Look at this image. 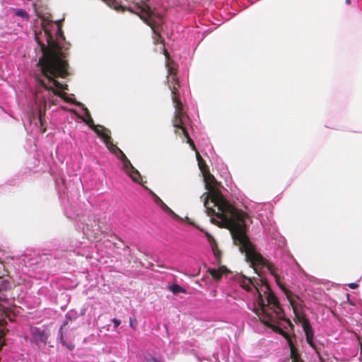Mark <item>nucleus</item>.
Returning <instances> with one entry per match:
<instances>
[{
  "label": "nucleus",
  "instance_id": "1",
  "mask_svg": "<svg viewBox=\"0 0 362 362\" xmlns=\"http://www.w3.org/2000/svg\"><path fill=\"white\" fill-rule=\"evenodd\" d=\"M206 188L209 191L204 201V205L209 216L215 215L227 224L235 245L239 247L241 252L245 254L247 261L251 263L255 272L256 266L265 267L274 277L278 286L283 288L277 268L263 256L255 251L245 233V219L247 214L231 205L218 189V182L209 170L203 173Z\"/></svg>",
  "mask_w": 362,
  "mask_h": 362
},
{
  "label": "nucleus",
  "instance_id": "2",
  "mask_svg": "<svg viewBox=\"0 0 362 362\" xmlns=\"http://www.w3.org/2000/svg\"><path fill=\"white\" fill-rule=\"evenodd\" d=\"M42 29L47 45L40 40V34L35 35V40L39 44L42 52L38 65L41 68L42 75L49 82L52 83V86H48L43 79L37 78V81L45 89L51 90L54 95L61 96V92L56 90L54 87L58 89L64 88L63 85L56 80V78H64L68 75L69 64L65 60L66 55L62 51L61 47L54 40L52 34L44 23H42ZM42 35L41 33L40 35Z\"/></svg>",
  "mask_w": 362,
  "mask_h": 362
},
{
  "label": "nucleus",
  "instance_id": "3",
  "mask_svg": "<svg viewBox=\"0 0 362 362\" xmlns=\"http://www.w3.org/2000/svg\"><path fill=\"white\" fill-rule=\"evenodd\" d=\"M268 292H267V303L260 293H259L257 298L258 306L254 308V312L259 316L261 322L269 327L280 334H282L286 339L290 347L291 357L292 362H300V356L298 353L297 349L295 347L294 344L290 336L286 333L279 327L275 325L279 320L284 319V313L283 309L280 306L278 298L270 291L269 286H267Z\"/></svg>",
  "mask_w": 362,
  "mask_h": 362
},
{
  "label": "nucleus",
  "instance_id": "4",
  "mask_svg": "<svg viewBox=\"0 0 362 362\" xmlns=\"http://www.w3.org/2000/svg\"><path fill=\"white\" fill-rule=\"evenodd\" d=\"M148 0H134L135 8H129L128 10L137 14L148 25L151 27L154 33L158 35L159 28L163 23L160 15L156 13L148 5Z\"/></svg>",
  "mask_w": 362,
  "mask_h": 362
},
{
  "label": "nucleus",
  "instance_id": "5",
  "mask_svg": "<svg viewBox=\"0 0 362 362\" xmlns=\"http://www.w3.org/2000/svg\"><path fill=\"white\" fill-rule=\"evenodd\" d=\"M174 103L175 113L173 120V124L175 127V133L180 136H185L187 139V143L190 145L192 149H195V144L193 140L190 138L187 129L184 127L183 119L186 116L183 111L182 103L179 99V95L172 97Z\"/></svg>",
  "mask_w": 362,
  "mask_h": 362
},
{
  "label": "nucleus",
  "instance_id": "6",
  "mask_svg": "<svg viewBox=\"0 0 362 362\" xmlns=\"http://www.w3.org/2000/svg\"><path fill=\"white\" fill-rule=\"evenodd\" d=\"M13 317L14 315L8 308H4L0 310V351L5 345L4 337L8 332V329L6 328L7 325L6 318L9 321H13Z\"/></svg>",
  "mask_w": 362,
  "mask_h": 362
},
{
  "label": "nucleus",
  "instance_id": "7",
  "mask_svg": "<svg viewBox=\"0 0 362 362\" xmlns=\"http://www.w3.org/2000/svg\"><path fill=\"white\" fill-rule=\"evenodd\" d=\"M168 86L171 90L173 96L179 95L177 88L180 86L178 78L176 76V70L173 66H168Z\"/></svg>",
  "mask_w": 362,
  "mask_h": 362
},
{
  "label": "nucleus",
  "instance_id": "8",
  "mask_svg": "<svg viewBox=\"0 0 362 362\" xmlns=\"http://www.w3.org/2000/svg\"><path fill=\"white\" fill-rule=\"evenodd\" d=\"M103 141L109 151L116 155L117 157L122 161V163L124 161L126 163H129L127 162V157L123 153V151L117 146V145L113 144L110 135L107 138L106 137V139H105Z\"/></svg>",
  "mask_w": 362,
  "mask_h": 362
},
{
  "label": "nucleus",
  "instance_id": "9",
  "mask_svg": "<svg viewBox=\"0 0 362 362\" xmlns=\"http://www.w3.org/2000/svg\"><path fill=\"white\" fill-rule=\"evenodd\" d=\"M31 336V341L34 342L37 346H39L40 344L45 345L47 342L48 336L47 333L40 328H32Z\"/></svg>",
  "mask_w": 362,
  "mask_h": 362
},
{
  "label": "nucleus",
  "instance_id": "10",
  "mask_svg": "<svg viewBox=\"0 0 362 362\" xmlns=\"http://www.w3.org/2000/svg\"><path fill=\"white\" fill-rule=\"evenodd\" d=\"M128 164L124 161L122 162V168L126 173L136 182H141V176L139 172L132 165L130 160L127 158Z\"/></svg>",
  "mask_w": 362,
  "mask_h": 362
},
{
  "label": "nucleus",
  "instance_id": "11",
  "mask_svg": "<svg viewBox=\"0 0 362 362\" xmlns=\"http://www.w3.org/2000/svg\"><path fill=\"white\" fill-rule=\"evenodd\" d=\"M303 328L306 336V340L308 343L313 347H314L313 337L314 333L310 325V322L307 319H304L303 321Z\"/></svg>",
  "mask_w": 362,
  "mask_h": 362
},
{
  "label": "nucleus",
  "instance_id": "12",
  "mask_svg": "<svg viewBox=\"0 0 362 362\" xmlns=\"http://www.w3.org/2000/svg\"><path fill=\"white\" fill-rule=\"evenodd\" d=\"M103 141L110 135V132L103 126L95 125L92 129Z\"/></svg>",
  "mask_w": 362,
  "mask_h": 362
},
{
  "label": "nucleus",
  "instance_id": "13",
  "mask_svg": "<svg viewBox=\"0 0 362 362\" xmlns=\"http://www.w3.org/2000/svg\"><path fill=\"white\" fill-rule=\"evenodd\" d=\"M240 285L245 290L250 291L251 290V285L256 287L254 279L251 278H247L245 276H243L239 279Z\"/></svg>",
  "mask_w": 362,
  "mask_h": 362
},
{
  "label": "nucleus",
  "instance_id": "14",
  "mask_svg": "<svg viewBox=\"0 0 362 362\" xmlns=\"http://www.w3.org/2000/svg\"><path fill=\"white\" fill-rule=\"evenodd\" d=\"M227 271V269L225 267H221L218 269H209L208 272L211 275V276L215 280H219L222 277L223 273Z\"/></svg>",
  "mask_w": 362,
  "mask_h": 362
},
{
  "label": "nucleus",
  "instance_id": "15",
  "mask_svg": "<svg viewBox=\"0 0 362 362\" xmlns=\"http://www.w3.org/2000/svg\"><path fill=\"white\" fill-rule=\"evenodd\" d=\"M196 151V156L198 161L199 168L201 170L202 173L206 171L208 169V167L204 161V160L202 158L201 155L199 153V152L195 149Z\"/></svg>",
  "mask_w": 362,
  "mask_h": 362
},
{
  "label": "nucleus",
  "instance_id": "16",
  "mask_svg": "<svg viewBox=\"0 0 362 362\" xmlns=\"http://www.w3.org/2000/svg\"><path fill=\"white\" fill-rule=\"evenodd\" d=\"M168 288L175 295H177L180 293H187V291L177 284L170 285Z\"/></svg>",
  "mask_w": 362,
  "mask_h": 362
},
{
  "label": "nucleus",
  "instance_id": "17",
  "mask_svg": "<svg viewBox=\"0 0 362 362\" xmlns=\"http://www.w3.org/2000/svg\"><path fill=\"white\" fill-rule=\"evenodd\" d=\"M13 11L16 16L21 17L26 20L29 19V15L25 10L21 8H13Z\"/></svg>",
  "mask_w": 362,
  "mask_h": 362
},
{
  "label": "nucleus",
  "instance_id": "18",
  "mask_svg": "<svg viewBox=\"0 0 362 362\" xmlns=\"http://www.w3.org/2000/svg\"><path fill=\"white\" fill-rule=\"evenodd\" d=\"M11 289V284L8 280L4 279V280L1 281L0 290H4V292L7 293V291Z\"/></svg>",
  "mask_w": 362,
  "mask_h": 362
},
{
  "label": "nucleus",
  "instance_id": "19",
  "mask_svg": "<svg viewBox=\"0 0 362 362\" xmlns=\"http://www.w3.org/2000/svg\"><path fill=\"white\" fill-rule=\"evenodd\" d=\"M8 300V295L6 292H4V290H0V310L4 308H6L4 306L1 305V303H6Z\"/></svg>",
  "mask_w": 362,
  "mask_h": 362
},
{
  "label": "nucleus",
  "instance_id": "20",
  "mask_svg": "<svg viewBox=\"0 0 362 362\" xmlns=\"http://www.w3.org/2000/svg\"><path fill=\"white\" fill-rule=\"evenodd\" d=\"M144 359L146 362H164V361L162 358H157L150 354L146 355L144 356Z\"/></svg>",
  "mask_w": 362,
  "mask_h": 362
},
{
  "label": "nucleus",
  "instance_id": "21",
  "mask_svg": "<svg viewBox=\"0 0 362 362\" xmlns=\"http://www.w3.org/2000/svg\"><path fill=\"white\" fill-rule=\"evenodd\" d=\"M109 5L111 7H113L115 10H119L122 8V11L124 10V8L122 7L121 5H119L116 1L113 0L111 2L109 3Z\"/></svg>",
  "mask_w": 362,
  "mask_h": 362
},
{
  "label": "nucleus",
  "instance_id": "22",
  "mask_svg": "<svg viewBox=\"0 0 362 362\" xmlns=\"http://www.w3.org/2000/svg\"><path fill=\"white\" fill-rule=\"evenodd\" d=\"M151 194L153 196V201L155 202V203L157 205L159 206L163 202V200L158 195H156L153 192L151 191Z\"/></svg>",
  "mask_w": 362,
  "mask_h": 362
},
{
  "label": "nucleus",
  "instance_id": "23",
  "mask_svg": "<svg viewBox=\"0 0 362 362\" xmlns=\"http://www.w3.org/2000/svg\"><path fill=\"white\" fill-rule=\"evenodd\" d=\"M61 342L64 346H66L71 351H72L75 347V345L73 343H71V342L67 343L66 341L63 340L62 337H61Z\"/></svg>",
  "mask_w": 362,
  "mask_h": 362
},
{
  "label": "nucleus",
  "instance_id": "24",
  "mask_svg": "<svg viewBox=\"0 0 362 362\" xmlns=\"http://www.w3.org/2000/svg\"><path fill=\"white\" fill-rule=\"evenodd\" d=\"M159 206L162 210L168 214H173V211L164 203L163 202Z\"/></svg>",
  "mask_w": 362,
  "mask_h": 362
},
{
  "label": "nucleus",
  "instance_id": "25",
  "mask_svg": "<svg viewBox=\"0 0 362 362\" xmlns=\"http://www.w3.org/2000/svg\"><path fill=\"white\" fill-rule=\"evenodd\" d=\"M86 111L87 112V115L89 117V119L86 121V123L91 129H93V127H95V125L93 123V120L91 118L90 115L89 114L88 110L86 109Z\"/></svg>",
  "mask_w": 362,
  "mask_h": 362
},
{
  "label": "nucleus",
  "instance_id": "26",
  "mask_svg": "<svg viewBox=\"0 0 362 362\" xmlns=\"http://www.w3.org/2000/svg\"><path fill=\"white\" fill-rule=\"evenodd\" d=\"M56 24L58 26V34L60 37H63V32L62 30V21H56Z\"/></svg>",
  "mask_w": 362,
  "mask_h": 362
},
{
  "label": "nucleus",
  "instance_id": "27",
  "mask_svg": "<svg viewBox=\"0 0 362 362\" xmlns=\"http://www.w3.org/2000/svg\"><path fill=\"white\" fill-rule=\"evenodd\" d=\"M112 322L114 323V326L115 328L118 327L121 324V321L117 318H113Z\"/></svg>",
  "mask_w": 362,
  "mask_h": 362
},
{
  "label": "nucleus",
  "instance_id": "28",
  "mask_svg": "<svg viewBox=\"0 0 362 362\" xmlns=\"http://www.w3.org/2000/svg\"><path fill=\"white\" fill-rule=\"evenodd\" d=\"M205 234H206V236L207 237V239L209 242L213 241L215 243V240L211 234H209L208 232H206Z\"/></svg>",
  "mask_w": 362,
  "mask_h": 362
},
{
  "label": "nucleus",
  "instance_id": "29",
  "mask_svg": "<svg viewBox=\"0 0 362 362\" xmlns=\"http://www.w3.org/2000/svg\"><path fill=\"white\" fill-rule=\"evenodd\" d=\"M205 234H206V236L207 237V239L209 242L213 241L215 243V240L211 234H209L208 232H206Z\"/></svg>",
  "mask_w": 362,
  "mask_h": 362
},
{
  "label": "nucleus",
  "instance_id": "30",
  "mask_svg": "<svg viewBox=\"0 0 362 362\" xmlns=\"http://www.w3.org/2000/svg\"><path fill=\"white\" fill-rule=\"evenodd\" d=\"M129 326L133 329H136V324H134L133 322V320L132 317L129 318Z\"/></svg>",
  "mask_w": 362,
  "mask_h": 362
},
{
  "label": "nucleus",
  "instance_id": "31",
  "mask_svg": "<svg viewBox=\"0 0 362 362\" xmlns=\"http://www.w3.org/2000/svg\"><path fill=\"white\" fill-rule=\"evenodd\" d=\"M348 286L351 289H356V288H357L358 287V284H356V283H351Z\"/></svg>",
  "mask_w": 362,
  "mask_h": 362
},
{
  "label": "nucleus",
  "instance_id": "32",
  "mask_svg": "<svg viewBox=\"0 0 362 362\" xmlns=\"http://www.w3.org/2000/svg\"><path fill=\"white\" fill-rule=\"evenodd\" d=\"M86 234H87V235H88V237L89 238L97 239V238H98V237H97V236H95V235H90V234H89L88 232H86Z\"/></svg>",
  "mask_w": 362,
  "mask_h": 362
},
{
  "label": "nucleus",
  "instance_id": "33",
  "mask_svg": "<svg viewBox=\"0 0 362 362\" xmlns=\"http://www.w3.org/2000/svg\"><path fill=\"white\" fill-rule=\"evenodd\" d=\"M287 297L289 298L290 303L292 305V306H293V300L292 299H291L290 296L288 294H287Z\"/></svg>",
  "mask_w": 362,
  "mask_h": 362
},
{
  "label": "nucleus",
  "instance_id": "34",
  "mask_svg": "<svg viewBox=\"0 0 362 362\" xmlns=\"http://www.w3.org/2000/svg\"><path fill=\"white\" fill-rule=\"evenodd\" d=\"M345 2L347 4H351V0H345Z\"/></svg>",
  "mask_w": 362,
  "mask_h": 362
},
{
  "label": "nucleus",
  "instance_id": "35",
  "mask_svg": "<svg viewBox=\"0 0 362 362\" xmlns=\"http://www.w3.org/2000/svg\"><path fill=\"white\" fill-rule=\"evenodd\" d=\"M186 218H187V220L189 221V223L190 224L194 225V223H192V222H190V221H189V218H187V217Z\"/></svg>",
  "mask_w": 362,
  "mask_h": 362
},
{
  "label": "nucleus",
  "instance_id": "36",
  "mask_svg": "<svg viewBox=\"0 0 362 362\" xmlns=\"http://www.w3.org/2000/svg\"><path fill=\"white\" fill-rule=\"evenodd\" d=\"M211 220L212 223H214V222H215L214 218H212Z\"/></svg>",
  "mask_w": 362,
  "mask_h": 362
}]
</instances>
